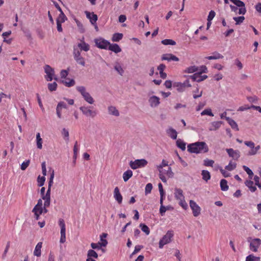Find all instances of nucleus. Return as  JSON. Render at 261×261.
I'll return each instance as SVG.
<instances>
[{"mask_svg": "<svg viewBox=\"0 0 261 261\" xmlns=\"http://www.w3.org/2000/svg\"><path fill=\"white\" fill-rule=\"evenodd\" d=\"M208 150V146L204 142H197L188 145V151L191 153H205Z\"/></svg>", "mask_w": 261, "mask_h": 261, "instance_id": "nucleus-1", "label": "nucleus"}, {"mask_svg": "<svg viewBox=\"0 0 261 261\" xmlns=\"http://www.w3.org/2000/svg\"><path fill=\"white\" fill-rule=\"evenodd\" d=\"M76 90L79 92L85 101L90 105L94 103V99L91 94L87 91L85 86H79L76 87Z\"/></svg>", "mask_w": 261, "mask_h": 261, "instance_id": "nucleus-2", "label": "nucleus"}, {"mask_svg": "<svg viewBox=\"0 0 261 261\" xmlns=\"http://www.w3.org/2000/svg\"><path fill=\"white\" fill-rule=\"evenodd\" d=\"M207 69L205 66H202L200 67V70L199 72L194 73V74L189 76V79H191L193 81L200 82L207 79L206 75H202V73L207 72Z\"/></svg>", "mask_w": 261, "mask_h": 261, "instance_id": "nucleus-3", "label": "nucleus"}, {"mask_svg": "<svg viewBox=\"0 0 261 261\" xmlns=\"http://www.w3.org/2000/svg\"><path fill=\"white\" fill-rule=\"evenodd\" d=\"M173 232L172 230H168L159 242V248H162L165 245L169 244L172 241L173 237Z\"/></svg>", "mask_w": 261, "mask_h": 261, "instance_id": "nucleus-4", "label": "nucleus"}, {"mask_svg": "<svg viewBox=\"0 0 261 261\" xmlns=\"http://www.w3.org/2000/svg\"><path fill=\"white\" fill-rule=\"evenodd\" d=\"M73 55L74 59L78 64L82 66H85V60L81 56V51L75 46L73 47Z\"/></svg>", "mask_w": 261, "mask_h": 261, "instance_id": "nucleus-5", "label": "nucleus"}, {"mask_svg": "<svg viewBox=\"0 0 261 261\" xmlns=\"http://www.w3.org/2000/svg\"><path fill=\"white\" fill-rule=\"evenodd\" d=\"M147 164V161L145 159L136 160L129 162V166L132 169L135 170L139 168L144 167Z\"/></svg>", "mask_w": 261, "mask_h": 261, "instance_id": "nucleus-6", "label": "nucleus"}, {"mask_svg": "<svg viewBox=\"0 0 261 261\" xmlns=\"http://www.w3.org/2000/svg\"><path fill=\"white\" fill-rule=\"evenodd\" d=\"M44 71L46 74L45 79L47 81H51L53 79L57 80V78L55 75L54 69L49 65H46L44 66Z\"/></svg>", "mask_w": 261, "mask_h": 261, "instance_id": "nucleus-7", "label": "nucleus"}, {"mask_svg": "<svg viewBox=\"0 0 261 261\" xmlns=\"http://www.w3.org/2000/svg\"><path fill=\"white\" fill-rule=\"evenodd\" d=\"M32 212L34 213L36 220H38L39 216L43 213L42 200L39 199L37 204L33 208Z\"/></svg>", "mask_w": 261, "mask_h": 261, "instance_id": "nucleus-8", "label": "nucleus"}, {"mask_svg": "<svg viewBox=\"0 0 261 261\" xmlns=\"http://www.w3.org/2000/svg\"><path fill=\"white\" fill-rule=\"evenodd\" d=\"M94 42L95 43L96 46L101 49H107L109 45H110V42L107 40L102 38H96L94 40Z\"/></svg>", "mask_w": 261, "mask_h": 261, "instance_id": "nucleus-9", "label": "nucleus"}, {"mask_svg": "<svg viewBox=\"0 0 261 261\" xmlns=\"http://www.w3.org/2000/svg\"><path fill=\"white\" fill-rule=\"evenodd\" d=\"M90 108V107L82 106L80 108V110L86 116L94 118L97 115V112L96 111L91 110Z\"/></svg>", "mask_w": 261, "mask_h": 261, "instance_id": "nucleus-10", "label": "nucleus"}, {"mask_svg": "<svg viewBox=\"0 0 261 261\" xmlns=\"http://www.w3.org/2000/svg\"><path fill=\"white\" fill-rule=\"evenodd\" d=\"M160 172L159 176L160 179L163 182H166L167 179L165 177V175H166L169 178H171L173 176V173L172 171L171 167H168V170L167 172H165V170H161L159 171Z\"/></svg>", "mask_w": 261, "mask_h": 261, "instance_id": "nucleus-11", "label": "nucleus"}, {"mask_svg": "<svg viewBox=\"0 0 261 261\" xmlns=\"http://www.w3.org/2000/svg\"><path fill=\"white\" fill-rule=\"evenodd\" d=\"M59 224L61 227V238L60 242L61 243H64L66 241V227L64 220L60 219Z\"/></svg>", "mask_w": 261, "mask_h": 261, "instance_id": "nucleus-12", "label": "nucleus"}, {"mask_svg": "<svg viewBox=\"0 0 261 261\" xmlns=\"http://www.w3.org/2000/svg\"><path fill=\"white\" fill-rule=\"evenodd\" d=\"M174 86L177 87V90L179 92H182L185 90L186 88L191 87V85L190 83L189 79H187L183 83H175L174 84Z\"/></svg>", "mask_w": 261, "mask_h": 261, "instance_id": "nucleus-13", "label": "nucleus"}, {"mask_svg": "<svg viewBox=\"0 0 261 261\" xmlns=\"http://www.w3.org/2000/svg\"><path fill=\"white\" fill-rule=\"evenodd\" d=\"M190 206L192 210L194 216L197 217L200 214L201 208L200 206L193 200L190 201Z\"/></svg>", "mask_w": 261, "mask_h": 261, "instance_id": "nucleus-14", "label": "nucleus"}, {"mask_svg": "<svg viewBox=\"0 0 261 261\" xmlns=\"http://www.w3.org/2000/svg\"><path fill=\"white\" fill-rule=\"evenodd\" d=\"M261 245V240L258 238L252 239L250 243V249L253 252H257Z\"/></svg>", "mask_w": 261, "mask_h": 261, "instance_id": "nucleus-15", "label": "nucleus"}, {"mask_svg": "<svg viewBox=\"0 0 261 261\" xmlns=\"http://www.w3.org/2000/svg\"><path fill=\"white\" fill-rule=\"evenodd\" d=\"M160 98L156 96H151L148 99L149 105L152 108L157 107L160 103Z\"/></svg>", "mask_w": 261, "mask_h": 261, "instance_id": "nucleus-16", "label": "nucleus"}, {"mask_svg": "<svg viewBox=\"0 0 261 261\" xmlns=\"http://www.w3.org/2000/svg\"><path fill=\"white\" fill-rule=\"evenodd\" d=\"M162 60H166L168 62L171 61L177 62L179 61V58L172 54H166L162 56Z\"/></svg>", "mask_w": 261, "mask_h": 261, "instance_id": "nucleus-17", "label": "nucleus"}, {"mask_svg": "<svg viewBox=\"0 0 261 261\" xmlns=\"http://www.w3.org/2000/svg\"><path fill=\"white\" fill-rule=\"evenodd\" d=\"M85 14L86 17L90 20L91 24L94 25L98 19L97 15L95 14L93 12L91 13L88 11H86Z\"/></svg>", "mask_w": 261, "mask_h": 261, "instance_id": "nucleus-18", "label": "nucleus"}, {"mask_svg": "<svg viewBox=\"0 0 261 261\" xmlns=\"http://www.w3.org/2000/svg\"><path fill=\"white\" fill-rule=\"evenodd\" d=\"M114 197L118 203L120 204L122 203V196L120 193L119 188L117 187L114 189Z\"/></svg>", "mask_w": 261, "mask_h": 261, "instance_id": "nucleus-19", "label": "nucleus"}, {"mask_svg": "<svg viewBox=\"0 0 261 261\" xmlns=\"http://www.w3.org/2000/svg\"><path fill=\"white\" fill-rule=\"evenodd\" d=\"M222 123V121H213L210 124L208 130L210 131L217 130L221 127Z\"/></svg>", "mask_w": 261, "mask_h": 261, "instance_id": "nucleus-20", "label": "nucleus"}, {"mask_svg": "<svg viewBox=\"0 0 261 261\" xmlns=\"http://www.w3.org/2000/svg\"><path fill=\"white\" fill-rule=\"evenodd\" d=\"M226 151L228 155L234 160H237L240 157L239 151L238 150H234L232 148H229L226 149Z\"/></svg>", "mask_w": 261, "mask_h": 261, "instance_id": "nucleus-21", "label": "nucleus"}, {"mask_svg": "<svg viewBox=\"0 0 261 261\" xmlns=\"http://www.w3.org/2000/svg\"><path fill=\"white\" fill-rule=\"evenodd\" d=\"M174 197L177 200H182L185 198V196L183 194V191L181 189L175 188L174 190Z\"/></svg>", "mask_w": 261, "mask_h": 261, "instance_id": "nucleus-22", "label": "nucleus"}, {"mask_svg": "<svg viewBox=\"0 0 261 261\" xmlns=\"http://www.w3.org/2000/svg\"><path fill=\"white\" fill-rule=\"evenodd\" d=\"M166 133L171 139L175 140L177 138V133L175 129L172 127H169L166 130Z\"/></svg>", "mask_w": 261, "mask_h": 261, "instance_id": "nucleus-23", "label": "nucleus"}, {"mask_svg": "<svg viewBox=\"0 0 261 261\" xmlns=\"http://www.w3.org/2000/svg\"><path fill=\"white\" fill-rule=\"evenodd\" d=\"M54 178V171L53 170L50 175V178L48 182V189L45 194L46 195L50 196L51 187L53 184V180Z\"/></svg>", "mask_w": 261, "mask_h": 261, "instance_id": "nucleus-24", "label": "nucleus"}, {"mask_svg": "<svg viewBox=\"0 0 261 261\" xmlns=\"http://www.w3.org/2000/svg\"><path fill=\"white\" fill-rule=\"evenodd\" d=\"M108 113L111 115H113L116 117L119 116V112L114 106H109L108 108Z\"/></svg>", "mask_w": 261, "mask_h": 261, "instance_id": "nucleus-25", "label": "nucleus"}, {"mask_svg": "<svg viewBox=\"0 0 261 261\" xmlns=\"http://www.w3.org/2000/svg\"><path fill=\"white\" fill-rule=\"evenodd\" d=\"M108 48L114 52L115 53H118L121 51V49L119 46L117 44H110L109 45Z\"/></svg>", "mask_w": 261, "mask_h": 261, "instance_id": "nucleus-26", "label": "nucleus"}, {"mask_svg": "<svg viewBox=\"0 0 261 261\" xmlns=\"http://www.w3.org/2000/svg\"><path fill=\"white\" fill-rule=\"evenodd\" d=\"M42 243L40 242L36 245L35 250L34 251V255L37 257L40 256L41 254V248Z\"/></svg>", "mask_w": 261, "mask_h": 261, "instance_id": "nucleus-27", "label": "nucleus"}, {"mask_svg": "<svg viewBox=\"0 0 261 261\" xmlns=\"http://www.w3.org/2000/svg\"><path fill=\"white\" fill-rule=\"evenodd\" d=\"M200 70V67L199 68L196 66H191L188 67L185 70V72L188 73H192L194 72H198Z\"/></svg>", "mask_w": 261, "mask_h": 261, "instance_id": "nucleus-28", "label": "nucleus"}, {"mask_svg": "<svg viewBox=\"0 0 261 261\" xmlns=\"http://www.w3.org/2000/svg\"><path fill=\"white\" fill-rule=\"evenodd\" d=\"M225 119L227 121L232 128L236 130H239L238 124L233 120L229 117H225Z\"/></svg>", "mask_w": 261, "mask_h": 261, "instance_id": "nucleus-29", "label": "nucleus"}, {"mask_svg": "<svg viewBox=\"0 0 261 261\" xmlns=\"http://www.w3.org/2000/svg\"><path fill=\"white\" fill-rule=\"evenodd\" d=\"M223 58V56L218 52H214L213 53L212 56L206 57L208 60H217Z\"/></svg>", "mask_w": 261, "mask_h": 261, "instance_id": "nucleus-30", "label": "nucleus"}, {"mask_svg": "<svg viewBox=\"0 0 261 261\" xmlns=\"http://www.w3.org/2000/svg\"><path fill=\"white\" fill-rule=\"evenodd\" d=\"M78 47L80 48L82 50L85 51H87L90 49L89 45L84 41H82L81 43L78 44Z\"/></svg>", "mask_w": 261, "mask_h": 261, "instance_id": "nucleus-31", "label": "nucleus"}, {"mask_svg": "<svg viewBox=\"0 0 261 261\" xmlns=\"http://www.w3.org/2000/svg\"><path fill=\"white\" fill-rule=\"evenodd\" d=\"M133 176V172L130 170H127L123 174V179L124 181H127Z\"/></svg>", "mask_w": 261, "mask_h": 261, "instance_id": "nucleus-32", "label": "nucleus"}, {"mask_svg": "<svg viewBox=\"0 0 261 261\" xmlns=\"http://www.w3.org/2000/svg\"><path fill=\"white\" fill-rule=\"evenodd\" d=\"M115 70L121 75H122L124 73V70L122 68L121 65L118 62H116L114 64Z\"/></svg>", "mask_w": 261, "mask_h": 261, "instance_id": "nucleus-33", "label": "nucleus"}, {"mask_svg": "<svg viewBox=\"0 0 261 261\" xmlns=\"http://www.w3.org/2000/svg\"><path fill=\"white\" fill-rule=\"evenodd\" d=\"M245 184L252 192H255L256 190V187L253 186V182L252 181L250 180H246Z\"/></svg>", "mask_w": 261, "mask_h": 261, "instance_id": "nucleus-34", "label": "nucleus"}, {"mask_svg": "<svg viewBox=\"0 0 261 261\" xmlns=\"http://www.w3.org/2000/svg\"><path fill=\"white\" fill-rule=\"evenodd\" d=\"M107 233H103L100 236V241H101V242H99V244L100 247H101V246L105 247V246H107V245L108 244V242L105 239V238L107 237Z\"/></svg>", "mask_w": 261, "mask_h": 261, "instance_id": "nucleus-35", "label": "nucleus"}, {"mask_svg": "<svg viewBox=\"0 0 261 261\" xmlns=\"http://www.w3.org/2000/svg\"><path fill=\"white\" fill-rule=\"evenodd\" d=\"M62 82L68 87H72L75 84V81L73 79H66V80H63Z\"/></svg>", "mask_w": 261, "mask_h": 261, "instance_id": "nucleus-36", "label": "nucleus"}, {"mask_svg": "<svg viewBox=\"0 0 261 261\" xmlns=\"http://www.w3.org/2000/svg\"><path fill=\"white\" fill-rule=\"evenodd\" d=\"M176 146L181 149L182 150H185L186 149V144L182 140L180 139H178L176 140Z\"/></svg>", "mask_w": 261, "mask_h": 261, "instance_id": "nucleus-37", "label": "nucleus"}, {"mask_svg": "<svg viewBox=\"0 0 261 261\" xmlns=\"http://www.w3.org/2000/svg\"><path fill=\"white\" fill-rule=\"evenodd\" d=\"M36 143L37 148L39 149H41L42 148V139L41 138L39 133H38L36 135Z\"/></svg>", "mask_w": 261, "mask_h": 261, "instance_id": "nucleus-38", "label": "nucleus"}, {"mask_svg": "<svg viewBox=\"0 0 261 261\" xmlns=\"http://www.w3.org/2000/svg\"><path fill=\"white\" fill-rule=\"evenodd\" d=\"M220 187L221 190L226 191L228 189V186L227 185V181L225 179H222L220 181Z\"/></svg>", "mask_w": 261, "mask_h": 261, "instance_id": "nucleus-39", "label": "nucleus"}, {"mask_svg": "<svg viewBox=\"0 0 261 261\" xmlns=\"http://www.w3.org/2000/svg\"><path fill=\"white\" fill-rule=\"evenodd\" d=\"M202 179L206 181H207L211 178L210 173L207 170H202L201 172Z\"/></svg>", "mask_w": 261, "mask_h": 261, "instance_id": "nucleus-40", "label": "nucleus"}, {"mask_svg": "<svg viewBox=\"0 0 261 261\" xmlns=\"http://www.w3.org/2000/svg\"><path fill=\"white\" fill-rule=\"evenodd\" d=\"M123 37V34L122 33H115L113 34L112 40L113 42L119 41Z\"/></svg>", "mask_w": 261, "mask_h": 261, "instance_id": "nucleus-41", "label": "nucleus"}, {"mask_svg": "<svg viewBox=\"0 0 261 261\" xmlns=\"http://www.w3.org/2000/svg\"><path fill=\"white\" fill-rule=\"evenodd\" d=\"M67 20V17L63 13V11H61L60 14H59L58 17L57 19V21L60 22V23H63Z\"/></svg>", "mask_w": 261, "mask_h": 261, "instance_id": "nucleus-42", "label": "nucleus"}, {"mask_svg": "<svg viewBox=\"0 0 261 261\" xmlns=\"http://www.w3.org/2000/svg\"><path fill=\"white\" fill-rule=\"evenodd\" d=\"M61 134L63 137L64 140L66 142H68V141H69V132H68V130L67 129H66L65 128H64L62 130Z\"/></svg>", "mask_w": 261, "mask_h": 261, "instance_id": "nucleus-43", "label": "nucleus"}, {"mask_svg": "<svg viewBox=\"0 0 261 261\" xmlns=\"http://www.w3.org/2000/svg\"><path fill=\"white\" fill-rule=\"evenodd\" d=\"M237 167V164L232 161H230L229 164L225 167V169L228 171L234 170Z\"/></svg>", "mask_w": 261, "mask_h": 261, "instance_id": "nucleus-44", "label": "nucleus"}, {"mask_svg": "<svg viewBox=\"0 0 261 261\" xmlns=\"http://www.w3.org/2000/svg\"><path fill=\"white\" fill-rule=\"evenodd\" d=\"M246 261H260L259 257L255 256L250 254L246 257Z\"/></svg>", "mask_w": 261, "mask_h": 261, "instance_id": "nucleus-45", "label": "nucleus"}, {"mask_svg": "<svg viewBox=\"0 0 261 261\" xmlns=\"http://www.w3.org/2000/svg\"><path fill=\"white\" fill-rule=\"evenodd\" d=\"M201 116L204 115H208L210 116H214V114L212 113V110L210 108L206 109L204 110L201 113Z\"/></svg>", "mask_w": 261, "mask_h": 261, "instance_id": "nucleus-46", "label": "nucleus"}, {"mask_svg": "<svg viewBox=\"0 0 261 261\" xmlns=\"http://www.w3.org/2000/svg\"><path fill=\"white\" fill-rule=\"evenodd\" d=\"M168 165V162L164 160H163L162 163L160 165H158L156 166V167L159 171L165 170V169H163V167H165V166H167Z\"/></svg>", "mask_w": 261, "mask_h": 261, "instance_id": "nucleus-47", "label": "nucleus"}, {"mask_svg": "<svg viewBox=\"0 0 261 261\" xmlns=\"http://www.w3.org/2000/svg\"><path fill=\"white\" fill-rule=\"evenodd\" d=\"M162 43L164 45H174L176 42L172 39H164L162 41Z\"/></svg>", "mask_w": 261, "mask_h": 261, "instance_id": "nucleus-48", "label": "nucleus"}, {"mask_svg": "<svg viewBox=\"0 0 261 261\" xmlns=\"http://www.w3.org/2000/svg\"><path fill=\"white\" fill-rule=\"evenodd\" d=\"M260 149V146L258 145L256 147H253V148H251V149L250 151L248 152V155H253L256 154L258 150Z\"/></svg>", "mask_w": 261, "mask_h": 261, "instance_id": "nucleus-49", "label": "nucleus"}, {"mask_svg": "<svg viewBox=\"0 0 261 261\" xmlns=\"http://www.w3.org/2000/svg\"><path fill=\"white\" fill-rule=\"evenodd\" d=\"M140 227H141V230L143 232H144L146 235H148L149 234L150 230H149V227L147 225H146L144 224H141L140 225Z\"/></svg>", "mask_w": 261, "mask_h": 261, "instance_id": "nucleus-50", "label": "nucleus"}, {"mask_svg": "<svg viewBox=\"0 0 261 261\" xmlns=\"http://www.w3.org/2000/svg\"><path fill=\"white\" fill-rule=\"evenodd\" d=\"M57 84L56 82L48 84V89L51 92L56 91L57 89Z\"/></svg>", "mask_w": 261, "mask_h": 261, "instance_id": "nucleus-51", "label": "nucleus"}, {"mask_svg": "<svg viewBox=\"0 0 261 261\" xmlns=\"http://www.w3.org/2000/svg\"><path fill=\"white\" fill-rule=\"evenodd\" d=\"M87 256L88 257H94L95 258H97L98 257L97 253L92 249H90L88 251Z\"/></svg>", "mask_w": 261, "mask_h": 261, "instance_id": "nucleus-52", "label": "nucleus"}, {"mask_svg": "<svg viewBox=\"0 0 261 261\" xmlns=\"http://www.w3.org/2000/svg\"><path fill=\"white\" fill-rule=\"evenodd\" d=\"M243 168L248 174L249 178L252 179V176L253 175V173L252 170L249 168L245 165L243 166Z\"/></svg>", "mask_w": 261, "mask_h": 261, "instance_id": "nucleus-53", "label": "nucleus"}, {"mask_svg": "<svg viewBox=\"0 0 261 261\" xmlns=\"http://www.w3.org/2000/svg\"><path fill=\"white\" fill-rule=\"evenodd\" d=\"M193 98L194 99H196L197 98L200 97L202 95V91H199V89L197 88L195 90L193 91Z\"/></svg>", "mask_w": 261, "mask_h": 261, "instance_id": "nucleus-54", "label": "nucleus"}, {"mask_svg": "<svg viewBox=\"0 0 261 261\" xmlns=\"http://www.w3.org/2000/svg\"><path fill=\"white\" fill-rule=\"evenodd\" d=\"M45 180V176L43 175L42 177H40V176H39L37 178L38 186L39 187L42 186L44 185Z\"/></svg>", "mask_w": 261, "mask_h": 261, "instance_id": "nucleus-55", "label": "nucleus"}, {"mask_svg": "<svg viewBox=\"0 0 261 261\" xmlns=\"http://www.w3.org/2000/svg\"><path fill=\"white\" fill-rule=\"evenodd\" d=\"M152 185L150 183H148L146 185L145 189V194L147 195L148 194L150 193L152 190Z\"/></svg>", "mask_w": 261, "mask_h": 261, "instance_id": "nucleus-56", "label": "nucleus"}, {"mask_svg": "<svg viewBox=\"0 0 261 261\" xmlns=\"http://www.w3.org/2000/svg\"><path fill=\"white\" fill-rule=\"evenodd\" d=\"M232 3H233L234 5L239 7H241L242 6H245V4L244 2L240 1V0H230Z\"/></svg>", "mask_w": 261, "mask_h": 261, "instance_id": "nucleus-57", "label": "nucleus"}, {"mask_svg": "<svg viewBox=\"0 0 261 261\" xmlns=\"http://www.w3.org/2000/svg\"><path fill=\"white\" fill-rule=\"evenodd\" d=\"M233 19L236 22V24H240V23H241L242 22H243V21L245 19V17L244 16H240V17H233Z\"/></svg>", "mask_w": 261, "mask_h": 261, "instance_id": "nucleus-58", "label": "nucleus"}, {"mask_svg": "<svg viewBox=\"0 0 261 261\" xmlns=\"http://www.w3.org/2000/svg\"><path fill=\"white\" fill-rule=\"evenodd\" d=\"M30 161L29 160L23 162L21 165V169L22 170H25L29 166Z\"/></svg>", "mask_w": 261, "mask_h": 261, "instance_id": "nucleus-59", "label": "nucleus"}, {"mask_svg": "<svg viewBox=\"0 0 261 261\" xmlns=\"http://www.w3.org/2000/svg\"><path fill=\"white\" fill-rule=\"evenodd\" d=\"M214 163V161L212 160L206 159L204 161V165L206 166L212 167Z\"/></svg>", "mask_w": 261, "mask_h": 261, "instance_id": "nucleus-60", "label": "nucleus"}, {"mask_svg": "<svg viewBox=\"0 0 261 261\" xmlns=\"http://www.w3.org/2000/svg\"><path fill=\"white\" fill-rule=\"evenodd\" d=\"M179 204L184 209H186L187 208L188 205L186 202L185 198H183L182 200H179Z\"/></svg>", "mask_w": 261, "mask_h": 261, "instance_id": "nucleus-61", "label": "nucleus"}, {"mask_svg": "<svg viewBox=\"0 0 261 261\" xmlns=\"http://www.w3.org/2000/svg\"><path fill=\"white\" fill-rule=\"evenodd\" d=\"M215 15H216V13H215V11L211 10L209 14L207 16V20L212 21L213 20V19L214 18Z\"/></svg>", "mask_w": 261, "mask_h": 261, "instance_id": "nucleus-62", "label": "nucleus"}, {"mask_svg": "<svg viewBox=\"0 0 261 261\" xmlns=\"http://www.w3.org/2000/svg\"><path fill=\"white\" fill-rule=\"evenodd\" d=\"M220 170L221 173L225 177H229L230 175V174L229 172H227L225 169H223L222 168H220Z\"/></svg>", "mask_w": 261, "mask_h": 261, "instance_id": "nucleus-63", "label": "nucleus"}, {"mask_svg": "<svg viewBox=\"0 0 261 261\" xmlns=\"http://www.w3.org/2000/svg\"><path fill=\"white\" fill-rule=\"evenodd\" d=\"M57 107L60 108V109H62V108H64V109H66L67 108V106H66V104L63 102V101H60L58 103Z\"/></svg>", "mask_w": 261, "mask_h": 261, "instance_id": "nucleus-64", "label": "nucleus"}]
</instances>
